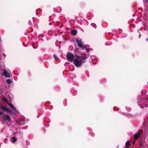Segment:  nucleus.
<instances>
[{"label": "nucleus", "mask_w": 148, "mask_h": 148, "mask_svg": "<svg viewBox=\"0 0 148 148\" xmlns=\"http://www.w3.org/2000/svg\"><path fill=\"white\" fill-rule=\"evenodd\" d=\"M12 108V110L16 111V109L14 106L11 103H8V104Z\"/></svg>", "instance_id": "0eeeda50"}, {"label": "nucleus", "mask_w": 148, "mask_h": 148, "mask_svg": "<svg viewBox=\"0 0 148 148\" xmlns=\"http://www.w3.org/2000/svg\"><path fill=\"white\" fill-rule=\"evenodd\" d=\"M4 114L3 112L1 110H0V116H1V115H3Z\"/></svg>", "instance_id": "2eb2a0df"}, {"label": "nucleus", "mask_w": 148, "mask_h": 148, "mask_svg": "<svg viewBox=\"0 0 148 148\" xmlns=\"http://www.w3.org/2000/svg\"><path fill=\"white\" fill-rule=\"evenodd\" d=\"M140 134L139 133V134H136L134 136V138L135 140H136L138 139L139 137H140Z\"/></svg>", "instance_id": "6e6552de"}, {"label": "nucleus", "mask_w": 148, "mask_h": 148, "mask_svg": "<svg viewBox=\"0 0 148 148\" xmlns=\"http://www.w3.org/2000/svg\"><path fill=\"white\" fill-rule=\"evenodd\" d=\"M7 112H8L10 114H15V112H14L13 111H12L9 108Z\"/></svg>", "instance_id": "1a4fd4ad"}, {"label": "nucleus", "mask_w": 148, "mask_h": 148, "mask_svg": "<svg viewBox=\"0 0 148 148\" xmlns=\"http://www.w3.org/2000/svg\"><path fill=\"white\" fill-rule=\"evenodd\" d=\"M79 38H76V42L78 45V46L81 48L82 49L84 50L85 47L83 45V44L81 39H79Z\"/></svg>", "instance_id": "20e7f679"}, {"label": "nucleus", "mask_w": 148, "mask_h": 148, "mask_svg": "<svg viewBox=\"0 0 148 148\" xmlns=\"http://www.w3.org/2000/svg\"><path fill=\"white\" fill-rule=\"evenodd\" d=\"M0 108L3 111H5L7 112L8 108L6 107L3 106L2 104H0Z\"/></svg>", "instance_id": "423d86ee"}, {"label": "nucleus", "mask_w": 148, "mask_h": 148, "mask_svg": "<svg viewBox=\"0 0 148 148\" xmlns=\"http://www.w3.org/2000/svg\"><path fill=\"white\" fill-rule=\"evenodd\" d=\"M67 60L70 62L73 61L75 58V56L71 52H68L66 55Z\"/></svg>", "instance_id": "7ed1b4c3"}, {"label": "nucleus", "mask_w": 148, "mask_h": 148, "mask_svg": "<svg viewBox=\"0 0 148 148\" xmlns=\"http://www.w3.org/2000/svg\"><path fill=\"white\" fill-rule=\"evenodd\" d=\"M146 0L148 2V0Z\"/></svg>", "instance_id": "412c9836"}, {"label": "nucleus", "mask_w": 148, "mask_h": 148, "mask_svg": "<svg viewBox=\"0 0 148 148\" xmlns=\"http://www.w3.org/2000/svg\"><path fill=\"white\" fill-rule=\"evenodd\" d=\"M9 99L10 100L11 99V97L10 96H9Z\"/></svg>", "instance_id": "f3484780"}, {"label": "nucleus", "mask_w": 148, "mask_h": 148, "mask_svg": "<svg viewBox=\"0 0 148 148\" xmlns=\"http://www.w3.org/2000/svg\"><path fill=\"white\" fill-rule=\"evenodd\" d=\"M86 51L87 52H89V50H88V49H86Z\"/></svg>", "instance_id": "a211bd4d"}, {"label": "nucleus", "mask_w": 148, "mask_h": 148, "mask_svg": "<svg viewBox=\"0 0 148 148\" xmlns=\"http://www.w3.org/2000/svg\"><path fill=\"white\" fill-rule=\"evenodd\" d=\"M3 76H5L6 77L9 78L10 77V74L5 69L3 70V72L2 73Z\"/></svg>", "instance_id": "39448f33"}, {"label": "nucleus", "mask_w": 148, "mask_h": 148, "mask_svg": "<svg viewBox=\"0 0 148 148\" xmlns=\"http://www.w3.org/2000/svg\"><path fill=\"white\" fill-rule=\"evenodd\" d=\"M12 139L13 143H15V142H16V138L15 137H13L12 138Z\"/></svg>", "instance_id": "4468645a"}, {"label": "nucleus", "mask_w": 148, "mask_h": 148, "mask_svg": "<svg viewBox=\"0 0 148 148\" xmlns=\"http://www.w3.org/2000/svg\"><path fill=\"white\" fill-rule=\"evenodd\" d=\"M87 58L85 54H82L81 56L75 55V59L73 60L74 64L77 67H80L82 65L84 60L86 59Z\"/></svg>", "instance_id": "f257e3e1"}, {"label": "nucleus", "mask_w": 148, "mask_h": 148, "mask_svg": "<svg viewBox=\"0 0 148 148\" xmlns=\"http://www.w3.org/2000/svg\"><path fill=\"white\" fill-rule=\"evenodd\" d=\"M2 100L3 101H5L7 104L9 102L8 100L5 97H3Z\"/></svg>", "instance_id": "f8f14e48"}, {"label": "nucleus", "mask_w": 148, "mask_h": 148, "mask_svg": "<svg viewBox=\"0 0 148 148\" xmlns=\"http://www.w3.org/2000/svg\"><path fill=\"white\" fill-rule=\"evenodd\" d=\"M0 119L1 120L3 123H8L11 121V118L10 116L8 114H5L2 116H1Z\"/></svg>", "instance_id": "f03ea898"}, {"label": "nucleus", "mask_w": 148, "mask_h": 148, "mask_svg": "<svg viewBox=\"0 0 148 148\" xmlns=\"http://www.w3.org/2000/svg\"><path fill=\"white\" fill-rule=\"evenodd\" d=\"M7 84H10L12 83L10 79H7L6 81Z\"/></svg>", "instance_id": "ddd939ff"}, {"label": "nucleus", "mask_w": 148, "mask_h": 148, "mask_svg": "<svg viewBox=\"0 0 148 148\" xmlns=\"http://www.w3.org/2000/svg\"><path fill=\"white\" fill-rule=\"evenodd\" d=\"M125 146H127L126 148H130L128 147L130 145V141H127L125 143Z\"/></svg>", "instance_id": "9b49d317"}, {"label": "nucleus", "mask_w": 148, "mask_h": 148, "mask_svg": "<svg viewBox=\"0 0 148 148\" xmlns=\"http://www.w3.org/2000/svg\"><path fill=\"white\" fill-rule=\"evenodd\" d=\"M146 40L147 41H148V38H146Z\"/></svg>", "instance_id": "6ab92c4d"}, {"label": "nucleus", "mask_w": 148, "mask_h": 148, "mask_svg": "<svg viewBox=\"0 0 148 148\" xmlns=\"http://www.w3.org/2000/svg\"><path fill=\"white\" fill-rule=\"evenodd\" d=\"M53 57L56 60H57L58 59V58L56 56L55 54H54L53 55Z\"/></svg>", "instance_id": "dca6fc26"}, {"label": "nucleus", "mask_w": 148, "mask_h": 148, "mask_svg": "<svg viewBox=\"0 0 148 148\" xmlns=\"http://www.w3.org/2000/svg\"><path fill=\"white\" fill-rule=\"evenodd\" d=\"M77 31L76 30H73L72 31L71 33L73 35L75 36L77 33Z\"/></svg>", "instance_id": "9d476101"}, {"label": "nucleus", "mask_w": 148, "mask_h": 148, "mask_svg": "<svg viewBox=\"0 0 148 148\" xmlns=\"http://www.w3.org/2000/svg\"><path fill=\"white\" fill-rule=\"evenodd\" d=\"M135 143V141H134L133 143H132V144H134V143Z\"/></svg>", "instance_id": "aec40b11"}]
</instances>
